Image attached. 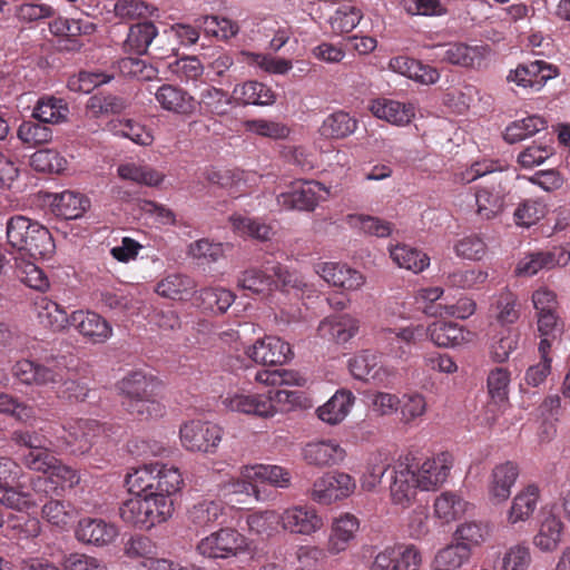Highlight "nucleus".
<instances>
[{
	"label": "nucleus",
	"mask_w": 570,
	"mask_h": 570,
	"mask_svg": "<svg viewBox=\"0 0 570 570\" xmlns=\"http://www.w3.org/2000/svg\"><path fill=\"white\" fill-rule=\"evenodd\" d=\"M117 389L122 396L121 405L139 420L157 419L164 415L165 406L160 402L161 382L142 372H131L124 376Z\"/></svg>",
	"instance_id": "1"
},
{
	"label": "nucleus",
	"mask_w": 570,
	"mask_h": 570,
	"mask_svg": "<svg viewBox=\"0 0 570 570\" xmlns=\"http://www.w3.org/2000/svg\"><path fill=\"white\" fill-rule=\"evenodd\" d=\"M8 245L33 258H47L55 252V242L47 227L23 215L11 216L6 224Z\"/></svg>",
	"instance_id": "2"
},
{
	"label": "nucleus",
	"mask_w": 570,
	"mask_h": 570,
	"mask_svg": "<svg viewBox=\"0 0 570 570\" xmlns=\"http://www.w3.org/2000/svg\"><path fill=\"white\" fill-rule=\"evenodd\" d=\"M12 374L23 384L45 386L56 392L69 368L65 356L51 355L38 361L20 360L13 365Z\"/></svg>",
	"instance_id": "3"
},
{
	"label": "nucleus",
	"mask_w": 570,
	"mask_h": 570,
	"mask_svg": "<svg viewBox=\"0 0 570 570\" xmlns=\"http://www.w3.org/2000/svg\"><path fill=\"white\" fill-rule=\"evenodd\" d=\"M107 426L96 420H70L61 428V435L57 436L66 450L76 455L87 454L100 439L106 435Z\"/></svg>",
	"instance_id": "4"
},
{
	"label": "nucleus",
	"mask_w": 570,
	"mask_h": 570,
	"mask_svg": "<svg viewBox=\"0 0 570 570\" xmlns=\"http://www.w3.org/2000/svg\"><path fill=\"white\" fill-rule=\"evenodd\" d=\"M21 466L11 458L0 456V504L17 511L33 507L32 495L23 490Z\"/></svg>",
	"instance_id": "5"
},
{
	"label": "nucleus",
	"mask_w": 570,
	"mask_h": 570,
	"mask_svg": "<svg viewBox=\"0 0 570 570\" xmlns=\"http://www.w3.org/2000/svg\"><path fill=\"white\" fill-rule=\"evenodd\" d=\"M248 550L247 538L234 528L225 527L203 538L196 551L207 559H228Z\"/></svg>",
	"instance_id": "6"
},
{
	"label": "nucleus",
	"mask_w": 570,
	"mask_h": 570,
	"mask_svg": "<svg viewBox=\"0 0 570 570\" xmlns=\"http://www.w3.org/2000/svg\"><path fill=\"white\" fill-rule=\"evenodd\" d=\"M356 489L355 480L345 472L325 473L317 478L307 494L318 504L328 505L350 497Z\"/></svg>",
	"instance_id": "7"
},
{
	"label": "nucleus",
	"mask_w": 570,
	"mask_h": 570,
	"mask_svg": "<svg viewBox=\"0 0 570 570\" xmlns=\"http://www.w3.org/2000/svg\"><path fill=\"white\" fill-rule=\"evenodd\" d=\"M413 468L411 453L401 455L392 466L391 500L402 508L409 507L415 499L417 490H421Z\"/></svg>",
	"instance_id": "8"
},
{
	"label": "nucleus",
	"mask_w": 570,
	"mask_h": 570,
	"mask_svg": "<svg viewBox=\"0 0 570 570\" xmlns=\"http://www.w3.org/2000/svg\"><path fill=\"white\" fill-rule=\"evenodd\" d=\"M183 446L193 452L212 453L223 438V430L213 423L193 420L179 430Z\"/></svg>",
	"instance_id": "9"
},
{
	"label": "nucleus",
	"mask_w": 570,
	"mask_h": 570,
	"mask_svg": "<svg viewBox=\"0 0 570 570\" xmlns=\"http://www.w3.org/2000/svg\"><path fill=\"white\" fill-rule=\"evenodd\" d=\"M421 564V551L414 544H395L375 556L371 570H419Z\"/></svg>",
	"instance_id": "10"
},
{
	"label": "nucleus",
	"mask_w": 570,
	"mask_h": 570,
	"mask_svg": "<svg viewBox=\"0 0 570 570\" xmlns=\"http://www.w3.org/2000/svg\"><path fill=\"white\" fill-rule=\"evenodd\" d=\"M413 470L421 484V490H435L442 485L453 466V458L449 452H441L433 458L425 459L422 463L412 455Z\"/></svg>",
	"instance_id": "11"
},
{
	"label": "nucleus",
	"mask_w": 570,
	"mask_h": 570,
	"mask_svg": "<svg viewBox=\"0 0 570 570\" xmlns=\"http://www.w3.org/2000/svg\"><path fill=\"white\" fill-rule=\"evenodd\" d=\"M156 11V7L141 0H119L115 4V12L121 19L141 20L130 27L128 36H158L156 26L147 20Z\"/></svg>",
	"instance_id": "12"
},
{
	"label": "nucleus",
	"mask_w": 570,
	"mask_h": 570,
	"mask_svg": "<svg viewBox=\"0 0 570 570\" xmlns=\"http://www.w3.org/2000/svg\"><path fill=\"white\" fill-rule=\"evenodd\" d=\"M279 514L282 528L293 534L311 535L324 525L316 509L309 505H292Z\"/></svg>",
	"instance_id": "13"
},
{
	"label": "nucleus",
	"mask_w": 570,
	"mask_h": 570,
	"mask_svg": "<svg viewBox=\"0 0 570 570\" xmlns=\"http://www.w3.org/2000/svg\"><path fill=\"white\" fill-rule=\"evenodd\" d=\"M69 326L92 344H102L112 335V326L109 322L92 311H73Z\"/></svg>",
	"instance_id": "14"
},
{
	"label": "nucleus",
	"mask_w": 570,
	"mask_h": 570,
	"mask_svg": "<svg viewBox=\"0 0 570 570\" xmlns=\"http://www.w3.org/2000/svg\"><path fill=\"white\" fill-rule=\"evenodd\" d=\"M246 354L256 363L282 365L293 356L291 345L278 336H265L246 350Z\"/></svg>",
	"instance_id": "15"
},
{
	"label": "nucleus",
	"mask_w": 570,
	"mask_h": 570,
	"mask_svg": "<svg viewBox=\"0 0 570 570\" xmlns=\"http://www.w3.org/2000/svg\"><path fill=\"white\" fill-rule=\"evenodd\" d=\"M554 76L556 70L549 63L535 60L528 65H519L515 69L510 70L507 81L539 91Z\"/></svg>",
	"instance_id": "16"
},
{
	"label": "nucleus",
	"mask_w": 570,
	"mask_h": 570,
	"mask_svg": "<svg viewBox=\"0 0 570 570\" xmlns=\"http://www.w3.org/2000/svg\"><path fill=\"white\" fill-rule=\"evenodd\" d=\"M368 110L377 119L403 127L415 117V108L411 102H401L394 99L379 97L368 102Z\"/></svg>",
	"instance_id": "17"
},
{
	"label": "nucleus",
	"mask_w": 570,
	"mask_h": 570,
	"mask_svg": "<svg viewBox=\"0 0 570 570\" xmlns=\"http://www.w3.org/2000/svg\"><path fill=\"white\" fill-rule=\"evenodd\" d=\"M318 184L312 180H297L288 190L277 196V204L284 209L314 210L317 205Z\"/></svg>",
	"instance_id": "18"
},
{
	"label": "nucleus",
	"mask_w": 570,
	"mask_h": 570,
	"mask_svg": "<svg viewBox=\"0 0 570 570\" xmlns=\"http://www.w3.org/2000/svg\"><path fill=\"white\" fill-rule=\"evenodd\" d=\"M434 50L435 59L462 67L480 65L487 51L483 46H468L462 42L438 45Z\"/></svg>",
	"instance_id": "19"
},
{
	"label": "nucleus",
	"mask_w": 570,
	"mask_h": 570,
	"mask_svg": "<svg viewBox=\"0 0 570 570\" xmlns=\"http://www.w3.org/2000/svg\"><path fill=\"white\" fill-rule=\"evenodd\" d=\"M155 99L164 110L180 116H190L197 107V100L191 95L185 89L169 83H165L156 90Z\"/></svg>",
	"instance_id": "20"
},
{
	"label": "nucleus",
	"mask_w": 570,
	"mask_h": 570,
	"mask_svg": "<svg viewBox=\"0 0 570 570\" xmlns=\"http://www.w3.org/2000/svg\"><path fill=\"white\" fill-rule=\"evenodd\" d=\"M223 404L233 412L254 415L262 419L272 417L271 400L266 394L235 392L233 394H228L223 400Z\"/></svg>",
	"instance_id": "21"
},
{
	"label": "nucleus",
	"mask_w": 570,
	"mask_h": 570,
	"mask_svg": "<svg viewBox=\"0 0 570 570\" xmlns=\"http://www.w3.org/2000/svg\"><path fill=\"white\" fill-rule=\"evenodd\" d=\"M302 456L308 465L324 468L343 462L346 452L338 443L327 440L307 443L302 450Z\"/></svg>",
	"instance_id": "22"
},
{
	"label": "nucleus",
	"mask_w": 570,
	"mask_h": 570,
	"mask_svg": "<svg viewBox=\"0 0 570 570\" xmlns=\"http://www.w3.org/2000/svg\"><path fill=\"white\" fill-rule=\"evenodd\" d=\"M37 320L41 326L52 332H62L70 325L71 314L47 296H38L33 302Z\"/></svg>",
	"instance_id": "23"
},
{
	"label": "nucleus",
	"mask_w": 570,
	"mask_h": 570,
	"mask_svg": "<svg viewBox=\"0 0 570 570\" xmlns=\"http://www.w3.org/2000/svg\"><path fill=\"white\" fill-rule=\"evenodd\" d=\"M358 528V519L351 513H344L334 519L327 543L328 552L338 554L346 551L355 540Z\"/></svg>",
	"instance_id": "24"
},
{
	"label": "nucleus",
	"mask_w": 570,
	"mask_h": 570,
	"mask_svg": "<svg viewBox=\"0 0 570 570\" xmlns=\"http://www.w3.org/2000/svg\"><path fill=\"white\" fill-rule=\"evenodd\" d=\"M176 36H236L238 26L227 18L206 16L196 21L194 27L177 24Z\"/></svg>",
	"instance_id": "25"
},
{
	"label": "nucleus",
	"mask_w": 570,
	"mask_h": 570,
	"mask_svg": "<svg viewBox=\"0 0 570 570\" xmlns=\"http://www.w3.org/2000/svg\"><path fill=\"white\" fill-rule=\"evenodd\" d=\"M570 261V252L564 248H554L548 252H537L528 255L518 264L517 272L520 275L532 276L541 269H550L554 266H564Z\"/></svg>",
	"instance_id": "26"
},
{
	"label": "nucleus",
	"mask_w": 570,
	"mask_h": 570,
	"mask_svg": "<svg viewBox=\"0 0 570 570\" xmlns=\"http://www.w3.org/2000/svg\"><path fill=\"white\" fill-rule=\"evenodd\" d=\"M519 476L517 463L507 461L498 464L492 470L488 491L490 498L495 502H503L511 495V489Z\"/></svg>",
	"instance_id": "27"
},
{
	"label": "nucleus",
	"mask_w": 570,
	"mask_h": 570,
	"mask_svg": "<svg viewBox=\"0 0 570 570\" xmlns=\"http://www.w3.org/2000/svg\"><path fill=\"white\" fill-rule=\"evenodd\" d=\"M117 528L102 519L85 518L79 521L76 538L85 543L106 546L117 537Z\"/></svg>",
	"instance_id": "28"
},
{
	"label": "nucleus",
	"mask_w": 570,
	"mask_h": 570,
	"mask_svg": "<svg viewBox=\"0 0 570 570\" xmlns=\"http://www.w3.org/2000/svg\"><path fill=\"white\" fill-rule=\"evenodd\" d=\"M316 272L326 283L348 291L358 289L365 282L360 272L338 263H324Z\"/></svg>",
	"instance_id": "29"
},
{
	"label": "nucleus",
	"mask_w": 570,
	"mask_h": 570,
	"mask_svg": "<svg viewBox=\"0 0 570 570\" xmlns=\"http://www.w3.org/2000/svg\"><path fill=\"white\" fill-rule=\"evenodd\" d=\"M358 328V320L348 314H344L326 317L320 323L317 331L322 337L336 343H346L357 334Z\"/></svg>",
	"instance_id": "30"
},
{
	"label": "nucleus",
	"mask_w": 570,
	"mask_h": 570,
	"mask_svg": "<svg viewBox=\"0 0 570 570\" xmlns=\"http://www.w3.org/2000/svg\"><path fill=\"white\" fill-rule=\"evenodd\" d=\"M476 215L490 220L499 216L505 204V191L500 184L479 187L474 194Z\"/></svg>",
	"instance_id": "31"
},
{
	"label": "nucleus",
	"mask_w": 570,
	"mask_h": 570,
	"mask_svg": "<svg viewBox=\"0 0 570 570\" xmlns=\"http://www.w3.org/2000/svg\"><path fill=\"white\" fill-rule=\"evenodd\" d=\"M428 337L440 347H454L471 340L472 333L456 323L436 321L426 326Z\"/></svg>",
	"instance_id": "32"
},
{
	"label": "nucleus",
	"mask_w": 570,
	"mask_h": 570,
	"mask_svg": "<svg viewBox=\"0 0 570 570\" xmlns=\"http://www.w3.org/2000/svg\"><path fill=\"white\" fill-rule=\"evenodd\" d=\"M244 478L256 480V483H267L275 488L286 489L291 485L289 471L279 465L254 464L242 468Z\"/></svg>",
	"instance_id": "33"
},
{
	"label": "nucleus",
	"mask_w": 570,
	"mask_h": 570,
	"mask_svg": "<svg viewBox=\"0 0 570 570\" xmlns=\"http://www.w3.org/2000/svg\"><path fill=\"white\" fill-rule=\"evenodd\" d=\"M390 68L400 75L425 85L435 83L440 78L435 68L423 65L419 60L406 56L392 58L390 60Z\"/></svg>",
	"instance_id": "34"
},
{
	"label": "nucleus",
	"mask_w": 570,
	"mask_h": 570,
	"mask_svg": "<svg viewBox=\"0 0 570 570\" xmlns=\"http://www.w3.org/2000/svg\"><path fill=\"white\" fill-rule=\"evenodd\" d=\"M354 401L355 396L351 391L340 390L317 409V416L331 425L338 424L347 416Z\"/></svg>",
	"instance_id": "35"
},
{
	"label": "nucleus",
	"mask_w": 570,
	"mask_h": 570,
	"mask_svg": "<svg viewBox=\"0 0 570 570\" xmlns=\"http://www.w3.org/2000/svg\"><path fill=\"white\" fill-rule=\"evenodd\" d=\"M184 485V479L178 468L156 462L155 487L151 493L173 499Z\"/></svg>",
	"instance_id": "36"
},
{
	"label": "nucleus",
	"mask_w": 570,
	"mask_h": 570,
	"mask_svg": "<svg viewBox=\"0 0 570 570\" xmlns=\"http://www.w3.org/2000/svg\"><path fill=\"white\" fill-rule=\"evenodd\" d=\"M356 128L357 120L348 112L338 110L323 120L318 131L324 138L343 139L354 134Z\"/></svg>",
	"instance_id": "37"
},
{
	"label": "nucleus",
	"mask_w": 570,
	"mask_h": 570,
	"mask_svg": "<svg viewBox=\"0 0 570 570\" xmlns=\"http://www.w3.org/2000/svg\"><path fill=\"white\" fill-rule=\"evenodd\" d=\"M379 356L372 351H363L356 354L348 361V368L351 374L362 381L370 379L382 382L381 374H389V370L384 367H377Z\"/></svg>",
	"instance_id": "38"
},
{
	"label": "nucleus",
	"mask_w": 570,
	"mask_h": 570,
	"mask_svg": "<svg viewBox=\"0 0 570 570\" xmlns=\"http://www.w3.org/2000/svg\"><path fill=\"white\" fill-rule=\"evenodd\" d=\"M225 505L219 500L203 499L187 512L188 521L196 528H207L215 524L224 515Z\"/></svg>",
	"instance_id": "39"
},
{
	"label": "nucleus",
	"mask_w": 570,
	"mask_h": 570,
	"mask_svg": "<svg viewBox=\"0 0 570 570\" xmlns=\"http://www.w3.org/2000/svg\"><path fill=\"white\" fill-rule=\"evenodd\" d=\"M148 500L146 495H136L125 501L119 508V515L124 522L136 527L140 530L151 529V523L148 519Z\"/></svg>",
	"instance_id": "40"
},
{
	"label": "nucleus",
	"mask_w": 570,
	"mask_h": 570,
	"mask_svg": "<svg viewBox=\"0 0 570 570\" xmlns=\"http://www.w3.org/2000/svg\"><path fill=\"white\" fill-rule=\"evenodd\" d=\"M277 281L274 279V273L271 272V266L262 268H248L243 272L238 279V284L243 289L256 295H267L274 291V285Z\"/></svg>",
	"instance_id": "41"
},
{
	"label": "nucleus",
	"mask_w": 570,
	"mask_h": 570,
	"mask_svg": "<svg viewBox=\"0 0 570 570\" xmlns=\"http://www.w3.org/2000/svg\"><path fill=\"white\" fill-rule=\"evenodd\" d=\"M265 394L271 400L272 417L278 412H291L295 409H305L309 405L307 396L302 391L271 389Z\"/></svg>",
	"instance_id": "42"
},
{
	"label": "nucleus",
	"mask_w": 570,
	"mask_h": 570,
	"mask_svg": "<svg viewBox=\"0 0 570 570\" xmlns=\"http://www.w3.org/2000/svg\"><path fill=\"white\" fill-rule=\"evenodd\" d=\"M390 256L399 267L414 273H420L430 265V257L425 253L404 244L391 247Z\"/></svg>",
	"instance_id": "43"
},
{
	"label": "nucleus",
	"mask_w": 570,
	"mask_h": 570,
	"mask_svg": "<svg viewBox=\"0 0 570 570\" xmlns=\"http://www.w3.org/2000/svg\"><path fill=\"white\" fill-rule=\"evenodd\" d=\"M490 535V527L488 523L478 521H468L461 523L453 537L459 546L466 548L471 556V550L481 546Z\"/></svg>",
	"instance_id": "44"
},
{
	"label": "nucleus",
	"mask_w": 570,
	"mask_h": 570,
	"mask_svg": "<svg viewBox=\"0 0 570 570\" xmlns=\"http://www.w3.org/2000/svg\"><path fill=\"white\" fill-rule=\"evenodd\" d=\"M195 281L181 274H170L160 279L155 288V292L166 298L183 299L194 291Z\"/></svg>",
	"instance_id": "45"
},
{
	"label": "nucleus",
	"mask_w": 570,
	"mask_h": 570,
	"mask_svg": "<svg viewBox=\"0 0 570 570\" xmlns=\"http://www.w3.org/2000/svg\"><path fill=\"white\" fill-rule=\"evenodd\" d=\"M68 112V106L62 99L42 97L33 108L32 118L46 125L59 124L67 118Z\"/></svg>",
	"instance_id": "46"
},
{
	"label": "nucleus",
	"mask_w": 570,
	"mask_h": 570,
	"mask_svg": "<svg viewBox=\"0 0 570 570\" xmlns=\"http://www.w3.org/2000/svg\"><path fill=\"white\" fill-rule=\"evenodd\" d=\"M126 108V101L116 95L99 91L92 95L86 104L87 114L94 118L120 114Z\"/></svg>",
	"instance_id": "47"
},
{
	"label": "nucleus",
	"mask_w": 570,
	"mask_h": 570,
	"mask_svg": "<svg viewBox=\"0 0 570 570\" xmlns=\"http://www.w3.org/2000/svg\"><path fill=\"white\" fill-rule=\"evenodd\" d=\"M53 206L58 216L65 219H76L86 212L89 200L81 194L65 190L56 196Z\"/></svg>",
	"instance_id": "48"
},
{
	"label": "nucleus",
	"mask_w": 570,
	"mask_h": 570,
	"mask_svg": "<svg viewBox=\"0 0 570 570\" xmlns=\"http://www.w3.org/2000/svg\"><path fill=\"white\" fill-rule=\"evenodd\" d=\"M539 499V488L534 484L528 485L515 495L509 511V521L517 523L530 518L534 512Z\"/></svg>",
	"instance_id": "49"
},
{
	"label": "nucleus",
	"mask_w": 570,
	"mask_h": 570,
	"mask_svg": "<svg viewBox=\"0 0 570 570\" xmlns=\"http://www.w3.org/2000/svg\"><path fill=\"white\" fill-rule=\"evenodd\" d=\"M546 128L547 121L542 117L533 115L510 124L504 130L503 138L509 144H515Z\"/></svg>",
	"instance_id": "50"
},
{
	"label": "nucleus",
	"mask_w": 570,
	"mask_h": 570,
	"mask_svg": "<svg viewBox=\"0 0 570 570\" xmlns=\"http://www.w3.org/2000/svg\"><path fill=\"white\" fill-rule=\"evenodd\" d=\"M466 548L459 546L456 542L448 544L440 549L432 562V570H456L470 559Z\"/></svg>",
	"instance_id": "51"
},
{
	"label": "nucleus",
	"mask_w": 570,
	"mask_h": 570,
	"mask_svg": "<svg viewBox=\"0 0 570 570\" xmlns=\"http://www.w3.org/2000/svg\"><path fill=\"white\" fill-rule=\"evenodd\" d=\"M17 135L20 141L29 148H37L50 142L52 139L51 128L36 119L22 121L18 128Z\"/></svg>",
	"instance_id": "52"
},
{
	"label": "nucleus",
	"mask_w": 570,
	"mask_h": 570,
	"mask_svg": "<svg viewBox=\"0 0 570 570\" xmlns=\"http://www.w3.org/2000/svg\"><path fill=\"white\" fill-rule=\"evenodd\" d=\"M229 220L234 232L240 236H248L254 239L265 242L271 239L273 235L272 226L259 219L243 215H233Z\"/></svg>",
	"instance_id": "53"
},
{
	"label": "nucleus",
	"mask_w": 570,
	"mask_h": 570,
	"mask_svg": "<svg viewBox=\"0 0 570 570\" xmlns=\"http://www.w3.org/2000/svg\"><path fill=\"white\" fill-rule=\"evenodd\" d=\"M156 463L131 469L126 475L128 490L136 495H146L154 491Z\"/></svg>",
	"instance_id": "54"
},
{
	"label": "nucleus",
	"mask_w": 570,
	"mask_h": 570,
	"mask_svg": "<svg viewBox=\"0 0 570 570\" xmlns=\"http://www.w3.org/2000/svg\"><path fill=\"white\" fill-rule=\"evenodd\" d=\"M377 337H395L400 343H407L415 347L428 338L426 326L423 324H411L407 326H382L377 332Z\"/></svg>",
	"instance_id": "55"
},
{
	"label": "nucleus",
	"mask_w": 570,
	"mask_h": 570,
	"mask_svg": "<svg viewBox=\"0 0 570 570\" xmlns=\"http://www.w3.org/2000/svg\"><path fill=\"white\" fill-rule=\"evenodd\" d=\"M563 524L556 515H548L541 523L539 532L533 539V543L542 551L554 550L562 534Z\"/></svg>",
	"instance_id": "56"
},
{
	"label": "nucleus",
	"mask_w": 570,
	"mask_h": 570,
	"mask_svg": "<svg viewBox=\"0 0 570 570\" xmlns=\"http://www.w3.org/2000/svg\"><path fill=\"white\" fill-rule=\"evenodd\" d=\"M120 178L147 186H158L164 180V175L158 170L135 163L122 164L118 167Z\"/></svg>",
	"instance_id": "57"
},
{
	"label": "nucleus",
	"mask_w": 570,
	"mask_h": 570,
	"mask_svg": "<svg viewBox=\"0 0 570 570\" xmlns=\"http://www.w3.org/2000/svg\"><path fill=\"white\" fill-rule=\"evenodd\" d=\"M466 509V502L454 492H443L434 501V513L444 522H451L461 517Z\"/></svg>",
	"instance_id": "58"
},
{
	"label": "nucleus",
	"mask_w": 570,
	"mask_h": 570,
	"mask_svg": "<svg viewBox=\"0 0 570 570\" xmlns=\"http://www.w3.org/2000/svg\"><path fill=\"white\" fill-rule=\"evenodd\" d=\"M196 299L204 308L223 314L235 301V295L226 288L207 287L199 291Z\"/></svg>",
	"instance_id": "59"
},
{
	"label": "nucleus",
	"mask_w": 570,
	"mask_h": 570,
	"mask_svg": "<svg viewBox=\"0 0 570 570\" xmlns=\"http://www.w3.org/2000/svg\"><path fill=\"white\" fill-rule=\"evenodd\" d=\"M538 352L540 361L537 364L529 366L524 374L525 383L533 387H538L543 384L551 373L552 356L550 345L546 341H543V343H539Z\"/></svg>",
	"instance_id": "60"
},
{
	"label": "nucleus",
	"mask_w": 570,
	"mask_h": 570,
	"mask_svg": "<svg viewBox=\"0 0 570 570\" xmlns=\"http://www.w3.org/2000/svg\"><path fill=\"white\" fill-rule=\"evenodd\" d=\"M554 154L552 139L533 141L518 155V163L522 168L531 169L543 164Z\"/></svg>",
	"instance_id": "61"
},
{
	"label": "nucleus",
	"mask_w": 570,
	"mask_h": 570,
	"mask_svg": "<svg viewBox=\"0 0 570 570\" xmlns=\"http://www.w3.org/2000/svg\"><path fill=\"white\" fill-rule=\"evenodd\" d=\"M511 372L507 367L497 366L489 371L487 387L489 395L497 403L508 401Z\"/></svg>",
	"instance_id": "62"
},
{
	"label": "nucleus",
	"mask_w": 570,
	"mask_h": 570,
	"mask_svg": "<svg viewBox=\"0 0 570 570\" xmlns=\"http://www.w3.org/2000/svg\"><path fill=\"white\" fill-rule=\"evenodd\" d=\"M32 168L40 173L60 174L67 167V160L55 149H39L30 158Z\"/></svg>",
	"instance_id": "63"
},
{
	"label": "nucleus",
	"mask_w": 570,
	"mask_h": 570,
	"mask_svg": "<svg viewBox=\"0 0 570 570\" xmlns=\"http://www.w3.org/2000/svg\"><path fill=\"white\" fill-rule=\"evenodd\" d=\"M235 94H239V99L245 105H271L274 102V92L264 83L258 81H247L239 88L236 87Z\"/></svg>",
	"instance_id": "64"
}]
</instances>
